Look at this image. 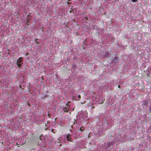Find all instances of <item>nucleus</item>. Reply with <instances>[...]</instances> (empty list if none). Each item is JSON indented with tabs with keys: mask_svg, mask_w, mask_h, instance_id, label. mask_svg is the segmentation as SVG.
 I'll return each mask as SVG.
<instances>
[{
	"mask_svg": "<svg viewBox=\"0 0 151 151\" xmlns=\"http://www.w3.org/2000/svg\"><path fill=\"white\" fill-rule=\"evenodd\" d=\"M85 18H86V19H87V17H86Z\"/></svg>",
	"mask_w": 151,
	"mask_h": 151,
	"instance_id": "obj_13",
	"label": "nucleus"
},
{
	"mask_svg": "<svg viewBox=\"0 0 151 151\" xmlns=\"http://www.w3.org/2000/svg\"><path fill=\"white\" fill-rule=\"evenodd\" d=\"M85 127H81L80 128V130L82 132L84 130Z\"/></svg>",
	"mask_w": 151,
	"mask_h": 151,
	"instance_id": "obj_7",
	"label": "nucleus"
},
{
	"mask_svg": "<svg viewBox=\"0 0 151 151\" xmlns=\"http://www.w3.org/2000/svg\"><path fill=\"white\" fill-rule=\"evenodd\" d=\"M67 138L68 140L69 141H71V137H70V135H67Z\"/></svg>",
	"mask_w": 151,
	"mask_h": 151,
	"instance_id": "obj_6",
	"label": "nucleus"
},
{
	"mask_svg": "<svg viewBox=\"0 0 151 151\" xmlns=\"http://www.w3.org/2000/svg\"><path fill=\"white\" fill-rule=\"evenodd\" d=\"M118 60L116 55L114 57L113 60L112 62L115 63H117L118 62Z\"/></svg>",
	"mask_w": 151,
	"mask_h": 151,
	"instance_id": "obj_4",
	"label": "nucleus"
},
{
	"mask_svg": "<svg viewBox=\"0 0 151 151\" xmlns=\"http://www.w3.org/2000/svg\"><path fill=\"white\" fill-rule=\"evenodd\" d=\"M91 105V104H89V105H89V106H90V105Z\"/></svg>",
	"mask_w": 151,
	"mask_h": 151,
	"instance_id": "obj_15",
	"label": "nucleus"
},
{
	"mask_svg": "<svg viewBox=\"0 0 151 151\" xmlns=\"http://www.w3.org/2000/svg\"><path fill=\"white\" fill-rule=\"evenodd\" d=\"M70 102H68V103H70Z\"/></svg>",
	"mask_w": 151,
	"mask_h": 151,
	"instance_id": "obj_17",
	"label": "nucleus"
},
{
	"mask_svg": "<svg viewBox=\"0 0 151 151\" xmlns=\"http://www.w3.org/2000/svg\"><path fill=\"white\" fill-rule=\"evenodd\" d=\"M104 100V99H103V98L101 96H99V97L98 98L97 101H98L99 103L100 104H102Z\"/></svg>",
	"mask_w": 151,
	"mask_h": 151,
	"instance_id": "obj_3",
	"label": "nucleus"
},
{
	"mask_svg": "<svg viewBox=\"0 0 151 151\" xmlns=\"http://www.w3.org/2000/svg\"><path fill=\"white\" fill-rule=\"evenodd\" d=\"M78 99H77V100H79L81 98V96L80 95H79L78 96Z\"/></svg>",
	"mask_w": 151,
	"mask_h": 151,
	"instance_id": "obj_9",
	"label": "nucleus"
},
{
	"mask_svg": "<svg viewBox=\"0 0 151 151\" xmlns=\"http://www.w3.org/2000/svg\"><path fill=\"white\" fill-rule=\"evenodd\" d=\"M109 56V54L108 52H105V53L104 54V57L108 58Z\"/></svg>",
	"mask_w": 151,
	"mask_h": 151,
	"instance_id": "obj_5",
	"label": "nucleus"
},
{
	"mask_svg": "<svg viewBox=\"0 0 151 151\" xmlns=\"http://www.w3.org/2000/svg\"><path fill=\"white\" fill-rule=\"evenodd\" d=\"M28 53H27V54H26V55H28Z\"/></svg>",
	"mask_w": 151,
	"mask_h": 151,
	"instance_id": "obj_14",
	"label": "nucleus"
},
{
	"mask_svg": "<svg viewBox=\"0 0 151 151\" xmlns=\"http://www.w3.org/2000/svg\"><path fill=\"white\" fill-rule=\"evenodd\" d=\"M118 87H119H119H120V86H119H119H118Z\"/></svg>",
	"mask_w": 151,
	"mask_h": 151,
	"instance_id": "obj_16",
	"label": "nucleus"
},
{
	"mask_svg": "<svg viewBox=\"0 0 151 151\" xmlns=\"http://www.w3.org/2000/svg\"><path fill=\"white\" fill-rule=\"evenodd\" d=\"M149 111H150V112L151 113V106H150V108L149 109Z\"/></svg>",
	"mask_w": 151,
	"mask_h": 151,
	"instance_id": "obj_12",
	"label": "nucleus"
},
{
	"mask_svg": "<svg viewBox=\"0 0 151 151\" xmlns=\"http://www.w3.org/2000/svg\"><path fill=\"white\" fill-rule=\"evenodd\" d=\"M52 132L54 133H55V130H52Z\"/></svg>",
	"mask_w": 151,
	"mask_h": 151,
	"instance_id": "obj_11",
	"label": "nucleus"
},
{
	"mask_svg": "<svg viewBox=\"0 0 151 151\" xmlns=\"http://www.w3.org/2000/svg\"><path fill=\"white\" fill-rule=\"evenodd\" d=\"M69 105L68 104H66L65 107L63 108L64 111L65 112H67L68 111L69 109L68 108Z\"/></svg>",
	"mask_w": 151,
	"mask_h": 151,
	"instance_id": "obj_2",
	"label": "nucleus"
},
{
	"mask_svg": "<svg viewBox=\"0 0 151 151\" xmlns=\"http://www.w3.org/2000/svg\"><path fill=\"white\" fill-rule=\"evenodd\" d=\"M23 59L22 57L19 58L17 60V64L18 67L20 68L22 65Z\"/></svg>",
	"mask_w": 151,
	"mask_h": 151,
	"instance_id": "obj_1",
	"label": "nucleus"
},
{
	"mask_svg": "<svg viewBox=\"0 0 151 151\" xmlns=\"http://www.w3.org/2000/svg\"><path fill=\"white\" fill-rule=\"evenodd\" d=\"M138 0H131V1L134 2H136Z\"/></svg>",
	"mask_w": 151,
	"mask_h": 151,
	"instance_id": "obj_10",
	"label": "nucleus"
},
{
	"mask_svg": "<svg viewBox=\"0 0 151 151\" xmlns=\"http://www.w3.org/2000/svg\"><path fill=\"white\" fill-rule=\"evenodd\" d=\"M90 100L88 99H87L86 100V103L87 102V103H90Z\"/></svg>",
	"mask_w": 151,
	"mask_h": 151,
	"instance_id": "obj_8",
	"label": "nucleus"
}]
</instances>
